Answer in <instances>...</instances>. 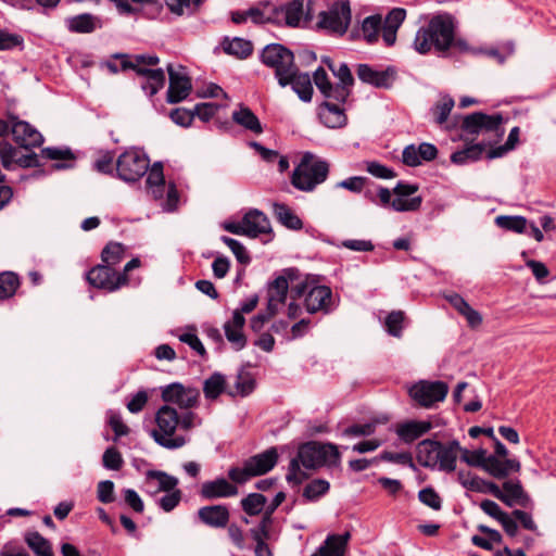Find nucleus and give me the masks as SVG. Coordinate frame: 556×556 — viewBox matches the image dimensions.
I'll return each mask as SVG.
<instances>
[{"instance_id":"f257e3e1","label":"nucleus","mask_w":556,"mask_h":556,"mask_svg":"<svg viewBox=\"0 0 556 556\" xmlns=\"http://www.w3.org/2000/svg\"><path fill=\"white\" fill-rule=\"evenodd\" d=\"M455 18L450 13L433 15L426 25L418 28L413 41V48L419 54L431 51L446 58L452 49L455 35Z\"/></svg>"},{"instance_id":"f03ea898","label":"nucleus","mask_w":556,"mask_h":556,"mask_svg":"<svg viewBox=\"0 0 556 556\" xmlns=\"http://www.w3.org/2000/svg\"><path fill=\"white\" fill-rule=\"evenodd\" d=\"M320 280L319 275H306L304 280L290 289L292 300L304 296V307L308 314H328L334 308L332 290L326 285H320Z\"/></svg>"},{"instance_id":"7ed1b4c3","label":"nucleus","mask_w":556,"mask_h":556,"mask_svg":"<svg viewBox=\"0 0 556 556\" xmlns=\"http://www.w3.org/2000/svg\"><path fill=\"white\" fill-rule=\"evenodd\" d=\"M314 155L306 152L301 163L293 169L291 176L292 186L304 192H312L315 188L327 180L329 175V163L325 160H316Z\"/></svg>"},{"instance_id":"20e7f679","label":"nucleus","mask_w":556,"mask_h":556,"mask_svg":"<svg viewBox=\"0 0 556 556\" xmlns=\"http://www.w3.org/2000/svg\"><path fill=\"white\" fill-rule=\"evenodd\" d=\"M278 462V452L276 447H270L260 454L253 455L243 460L242 466H233L228 469L230 481L244 484L254 477L263 476L269 472Z\"/></svg>"},{"instance_id":"39448f33","label":"nucleus","mask_w":556,"mask_h":556,"mask_svg":"<svg viewBox=\"0 0 556 556\" xmlns=\"http://www.w3.org/2000/svg\"><path fill=\"white\" fill-rule=\"evenodd\" d=\"M155 422L159 429H153L150 434L159 445L168 450H176L186 444L185 437H173L179 424V415L176 408L162 405L155 414Z\"/></svg>"},{"instance_id":"423d86ee","label":"nucleus","mask_w":556,"mask_h":556,"mask_svg":"<svg viewBox=\"0 0 556 556\" xmlns=\"http://www.w3.org/2000/svg\"><path fill=\"white\" fill-rule=\"evenodd\" d=\"M294 458H298L305 469H317L323 466L339 465L341 454L333 443L308 441L299 446Z\"/></svg>"},{"instance_id":"0eeeda50","label":"nucleus","mask_w":556,"mask_h":556,"mask_svg":"<svg viewBox=\"0 0 556 556\" xmlns=\"http://www.w3.org/2000/svg\"><path fill=\"white\" fill-rule=\"evenodd\" d=\"M261 62L275 70V76L281 87L288 86L286 77L295 66L294 53L281 43H269L261 52Z\"/></svg>"},{"instance_id":"6e6552de","label":"nucleus","mask_w":556,"mask_h":556,"mask_svg":"<svg viewBox=\"0 0 556 556\" xmlns=\"http://www.w3.org/2000/svg\"><path fill=\"white\" fill-rule=\"evenodd\" d=\"M149 164L150 160L143 151L128 149L116 160V176L125 182H136L148 173Z\"/></svg>"},{"instance_id":"1a4fd4ad","label":"nucleus","mask_w":556,"mask_h":556,"mask_svg":"<svg viewBox=\"0 0 556 556\" xmlns=\"http://www.w3.org/2000/svg\"><path fill=\"white\" fill-rule=\"evenodd\" d=\"M351 23L350 0H336L328 11L319 13L317 26L338 35L346 33Z\"/></svg>"},{"instance_id":"9d476101","label":"nucleus","mask_w":556,"mask_h":556,"mask_svg":"<svg viewBox=\"0 0 556 556\" xmlns=\"http://www.w3.org/2000/svg\"><path fill=\"white\" fill-rule=\"evenodd\" d=\"M86 280L93 288L106 292H115L129 282L128 276L118 274L115 268L103 262L86 273Z\"/></svg>"},{"instance_id":"9b49d317","label":"nucleus","mask_w":556,"mask_h":556,"mask_svg":"<svg viewBox=\"0 0 556 556\" xmlns=\"http://www.w3.org/2000/svg\"><path fill=\"white\" fill-rule=\"evenodd\" d=\"M504 122L501 113L489 115L483 112H473L464 116L460 129L466 135L477 136L481 132H496L503 136L504 129L501 128Z\"/></svg>"},{"instance_id":"f8f14e48","label":"nucleus","mask_w":556,"mask_h":556,"mask_svg":"<svg viewBox=\"0 0 556 556\" xmlns=\"http://www.w3.org/2000/svg\"><path fill=\"white\" fill-rule=\"evenodd\" d=\"M448 392V386L444 381L420 380L408 389V394L421 407H431L437 402H442Z\"/></svg>"},{"instance_id":"ddd939ff","label":"nucleus","mask_w":556,"mask_h":556,"mask_svg":"<svg viewBox=\"0 0 556 556\" xmlns=\"http://www.w3.org/2000/svg\"><path fill=\"white\" fill-rule=\"evenodd\" d=\"M30 153L21 154L20 150L13 147L9 141H0V161L3 168L7 170L14 169L17 165L22 168H36L42 166V163L37 153L29 150Z\"/></svg>"},{"instance_id":"4468645a","label":"nucleus","mask_w":556,"mask_h":556,"mask_svg":"<svg viewBox=\"0 0 556 556\" xmlns=\"http://www.w3.org/2000/svg\"><path fill=\"white\" fill-rule=\"evenodd\" d=\"M274 11V25L276 26H288L298 27L302 17L305 22L312 20L309 9L304 13V0H291L285 4L273 7Z\"/></svg>"},{"instance_id":"2eb2a0df","label":"nucleus","mask_w":556,"mask_h":556,"mask_svg":"<svg viewBox=\"0 0 556 556\" xmlns=\"http://www.w3.org/2000/svg\"><path fill=\"white\" fill-rule=\"evenodd\" d=\"M396 68L387 66L382 71L375 70L367 63L356 65V75L358 79L366 85H370L378 89H390L396 79Z\"/></svg>"},{"instance_id":"dca6fc26","label":"nucleus","mask_w":556,"mask_h":556,"mask_svg":"<svg viewBox=\"0 0 556 556\" xmlns=\"http://www.w3.org/2000/svg\"><path fill=\"white\" fill-rule=\"evenodd\" d=\"M13 140L25 150H33L43 143V136L28 122L18 119L17 116L9 117Z\"/></svg>"},{"instance_id":"f3484780","label":"nucleus","mask_w":556,"mask_h":556,"mask_svg":"<svg viewBox=\"0 0 556 556\" xmlns=\"http://www.w3.org/2000/svg\"><path fill=\"white\" fill-rule=\"evenodd\" d=\"M419 190L417 184H409L403 180L397 181L393 188V193L396 195L392 200L391 207L395 212H415L418 211L422 204V197L416 195L409 199H404L415 194Z\"/></svg>"},{"instance_id":"a211bd4d","label":"nucleus","mask_w":556,"mask_h":556,"mask_svg":"<svg viewBox=\"0 0 556 556\" xmlns=\"http://www.w3.org/2000/svg\"><path fill=\"white\" fill-rule=\"evenodd\" d=\"M200 392L194 388H185L181 383L174 382L162 388V400L166 403H175L180 408L189 409L198 405Z\"/></svg>"},{"instance_id":"6ab92c4d","label":"nucleus","mask_w":556,"mask_h":556,"mask_svg":"<svg viewBox=\"0 0 556 556\" xmlns=\"http://www.w3.org/2000/svg\"><path fill=\"white\" fill-rule=\"evenodd\" d=\"M166 70L169 79L166 92L167 103L176 104L186 100L192 90L191 78L187 74L175 71L174 65L170 63L167 65Z\"/></svg>"},{"instance_id":"aec40b11","label":"nucleus","mask_w":556,"mask_h":556,"mask_svg":"<svg viewBox=\"0 0 556 556\" xmlns=\"http://www.w3.org/2000/svg\"><path fill=\"white\" fill-rule=\"evenodd\" d=\"M301 271L296 267L283 268L271 281L267 283V296L285 303L289 292V283L301 279Z\"/></svg>"},{"instance_id":"412c9836","label":"nucleus","mask_w":556,"mask_h":556,"mask_svg":"<svg viewBox=\"0 0 556 556\" xmlns=\"http://www.w3.org/2000/svg\"><path fill=\"white\" fill-rule=\"evenodd\" d=\"M237 483L228 481L224 477L205 481L201 484L200 496L203 500L213 501L236 496L239 492Z\"/></svg>"},{"instance_id":"4be33fe9","label":"nucleus","mask_w":556,"mask_h":556,"mask_svg":"<svg viewBox=\"0 0 556 556\" xmlns=\"http://www.w3.org/2000/svg\"><path fill=\"white\" fill-rule=\"evenodd\" d=\"M341 103L326 99L318 106V117L324 126L327 128H342L348 124V116L345 109L340 105Z\"/></svg>"},{"instance_id":"5701e85b","label":"nucleus","mask_w":556,"mask_h":556,"mask_svg":"<svg viewBox=\"0 0 556 556\" xmlns=\"http://www.w3.org/2000/svg\"><path fill=\"white\" fill-rule=\"evenodd\" d=\"M197 515L203 525L214 529L226 528L230 518L228 507L220 504L203 506L198 510Z\"/></svg>"},{"instance_id":"b1692460","label":"nucleus","mask_w":556,"mask_h":556,"mask_svg":"<svg viewBox=\"0 0 556 556\" xmlns=\"http://www.w3.org/2000/svg\"><path fill=\"white\" fill-rule=\"evenodd\" d=\"M244 233L249 238H257L271 232L268 217L257 208H251L243 215Z\"/></svg>"},{"instance_id":"393cba45","label":"nucleus","mask_w":556,"mask_h":556,"mask_svg":"<svg viewBox=\"0 0 556 556\" xmlns=\"http://www.w3.org/2000/svg\"><path fill=\"white\" fill-rule=\"evenodd\" d=\"M332 74L338 79V83L333 84L337 102L345 103L352 94V88L355 84L352 72L349 65L342 62L333 70Z\"/></svg>"},{"instance_id":"a878e982","label":"nucleus","mask_w":556,"mask_h":556,"mask_svg":"<svg viewBox=\"0 0 556 556\" xmlns=\"http://www.w3.org/2000/svg\"><path fill=\"white\" fill-rule=\"evenodd\" d=\"M460 450L462 446L457 440L448 441L445 444L441 442V447L438 448L435 454V468L446 472L454 471L456 469L457 453Z\"/></svg>"},{"instance_id":"bb28decb","label":"nucleus","mask_w":556,"mask_h":556,"mask_svg":"<svg viewBox=\"0 0 556 556\" xmlns=\"http://www.w3.org/2000/svg\"><path fill=\"white\" fill-rule=\"evenodd\" d=\"M521 464L516 458H506L501 460L495 455H489L484 471L495 479H505L509 476L510 471L519 472Z\"/></svg>"},{"instance_id":"cd10ccee","label":"nucleus","mask_w":556,"mask_h":556,"mask_svg":"<svg viewBox=\"0 0 556 556\" xmlns=\"http://www.w3.org/2000/svg\"><path fill=\"white\" fill-rule=\"evenodd\" d=\"M350 539V532L328 534L323 544L311 556H344Z\"/></svg>"},{"instance_id":"c85d7f7f","label":"nucleus","mask_w":556,"mask_h":556,"mask_svg":"<svg viewBox=\"0 0 556 556\" xmlns=\"http://www.w3.org/2000/svg\"><path fill=\"white\" fill-rule=\"evenodd\" d=\"M432 428V424L426 420H408L399 424L395 432L397 437L407 444L413 443Z\"/></svg>"},{"instance_id":"c756f323","label":"nucleus","mask_w":556,"mask_h":556,"mask_svg":"<svg viewBox=\"0 0 556 556\" xmlns=\"http://www.w3.org/2000/svg\"><path fill=\"white\" fill-rule=\"evenodd\" d=\"M286 77L288 85H291L292 90L303 102H309L312 100L313 85L307 73H300L298 66H295Z\"/></svg>"},{"instance_id":"7c9ffc66","label":"nucleus","mask_w":556,"mask_h":556,"mask_svg":"<svg viewBox=\"0 0 556 556\" xmlns=\"http://www.w3.org/2000/svg\"><path fill=\"white\" fill-rule=\"evenodd\" d=\"M441 447V442L425 439L417 444L416 458L420 466L425 468L435 469V454Z\"/></svg>"},{"instance_id":"2f4dec72","label":"nucleus","mask_w":556,"mask_h":556,"mask_svg":"<svg viewBox=\"0 0 556 556\" xmlns=\"http://www.w3.org/2000/svg\"><path fill=\"white\" fill-rule=\"evenodd\" d=\"M231 118L236 124L256 135H260L264 131L258 117L250 108L243 104H240L239 109L232 112Z\"/></svg>"},{"instance_id":"473e14b6","label":"nucleus","mask_w":556,"mask_h":556,"mask_svg":"<svg viewBox=\"0 0 556 556\" xmlns=\"http://www.w3.org/2000/svg\"><path fill=\"white\" fill-rule=\"evenodd\" d=\"M485 148L486 144L484 142L468 143L462 150L452 153L451 162L456 165L477 162L482 157Z\"/></svg>"},{"instance_id":"72a5a7b5","label":"nucleus","mask_w":556,"mask_h":556,"mask_svg":"<svg viewBox=\"0 0 556 556\" xmlns=\"http://www.w3.org/2000/svg\"><path fill=\"white\" fill-rule=\"evenodd\" d=\"M504 495L507 496L506 501L509 504H505L508 507H513L515 504H518L522 507H528L531 503V498L528 495L527 492H525L521 482L519 480L513 482V481H505L503 483V490Z\"/></svg>"},{"instance_id":"f704fd0d","label":"nucleus","mask_w":556,"mask_h":556,"mask_svg":"<svg viewBox=\"0 0 556 556\" xmlns=\"http://www.w3.org/2000/svg\"><path fill=\"white\" fill-rule=\"evenodd\" d=\"M222 48L226 54L241 60L249 58L253 52L252 42L241 37H235L231 40L225 37L222 41Z\"/></svg>"},{"instance_id":"c9c22d12","label":"nucleus","mask_w":556,"mask_h":556,"mask_svg":"<svg viewBox=\"0 0 556 556\" xmlns=\"http://www.w3.org/2000/svg\"><path fill=\"white\" fill-rule=\"evenodd\" d=\"M273 212L276 219L286 228L291 230L303 228L302 219L287 204L275 202Z\"/></svg>"},{"instance_id":"e433bc0d","label":"nucleus","mask_w":556,"mask_h":556,"mask_svg":"<svg viewBox=\"0 0 556 556\" xmlns=\"http://www.w3.org/2000/svg\"><path fill=\"white\" fill-rule=\"evenodd\" d=\"M45 159L53 161H75V155L70 148L61 149L56 147H47L41 150ZM74 166L73 163H55L52 167L56 170L68 169Z\"/></svg>"},{"instance_id":"4c0bfd02","label":"nucleus","mask_w":556,"mask_h":556,"mask_svg":"<svg viewBox=\"0 0 556 556\" xmlns=\"http://www.w3.org/2000/svg\"><path fill=\"white\" fill-rule=\"evenodd\" d=\"M235 388L236 392H227L230 396L240 395L244 397L250 395L256 388V380L253 374L241 367L236 377Z\"/></svg>"},{"instance_id":"58836bf2","label":"nucleus","mask_w":556,"mask_h":556,"mask_svg":"<svg viewBox=\"0 0 556 556\" xmlns=\"http://www.w3.org/2000/svg\"><path fill=\"white\" fill-rule=\"evenodd\" d=\"M97 17L90 13H83L67 18V28L71 33L90 34L96 28Z\"/></svg>"},{"instance_id":"ea45409f","label":"nucleus","mask_w":556,"mask_h":556,"mask_svg":"<svg viewBox=\"0 0 556 556\" xmlns=\"http://www.w3.org/2000/svg\"><path fill=\"white\" fill-rule=\"evenodd\" d=\"M21 286V278L15 271L0 273V301L11 299Z\"/></svg>"},{"instance_id":"a19ab883","label":"nucleus","mask_w":556,"mask_h":556,"mask_svg":"<svg viewBox=\"0 0 556 556\" xmlns=\"http://www.w3.org/2000/svg\"><path fill=\"white\" fill-rule=\"evenodd\" d=\"M24 540L28 547L38 556H53L51 543L39 532H27Z\"/></svg>"},{"instance_id":"79ce46f5","label":"nucleus","mask_w":556,"mask_h":556,"mask_svg":"<svg viewBox=\"0 0 556 556\" xmlns=\"http://www.w3.org/2000/svg\"><path fill=\"white\" fill-rule=\"evenodd\" d=\"M260 7H252L249 10L245 11V15H248V18H251V21L256 25L262 24H274V11L273 7H270L269 1H261L258 3Z\"/></svg>"},{"instance_id":"37998d69","label":"nucleus","mask_w":556,"mask_h":556,"mask_svg":"<svg viewBox=\"0 0 556 556\" xmlns=\"http://www.w3.org/2000/svg\"><path fill=\"white\" fill-rule=\"evenodd\" d=\"M226 391V379L220 372L212 374L203 384L204 396L208 400H216Z\"/></svg>"},{"instance_id":"c03bdc74","label":"nucleus","mask_w":556,"mask_h":556,"mask_svg":"<svg viewBox=\"0 0 556 556\" xmlns=\"http://www.w3.org/2000/svg\"><path fill=\"white\" fill-rule=\"evenodd\" d=\"M125 245L121 242L110 241L101 252V261L114 268L125 256Z\"/></svg>"},{"instance_id":"a18cd8bd","label":"nucleus","mask_w":556,"mask_h":556,"mask_svg":"<svg viewBox=\"0 0 556 556\" xmlns=\"http://www.w3.org/2000/svg\"><path fill=\"white\" fill-rule=\"evenodd\" d=\"M313 80L325 99L337 101V97L334 96V85L330 81L324 67H317L313 74Z\"/></svg>"},{"instance_id":"49530a36","label":"nucleus","mask_w":556,"mask_h":556,"mask_svg":"<svg viewBox=\"0 0 556 556\" xmlns=\"http://www.w3.org/2000/svg\"><path fill=\"white\" fill-rule=\"evenodd\" d=\"M267 503V498L262 493H250L240 502L242 510L248 516L260 515Z\"/></svg>"},{"instance_id":"de8ad7c7","label":"nucleus","mask_w":556,"mask_h":556,"mask_svg":"<svg viewBox=\"0 0 556 556\" xmlns=\"http://www.w3.org/2000/svg\"><path fill=\"white\" fill-rule=\"evenodd\" d=\"M329 490L330 483L327 480L314 479L304 486L302 496L306 502H316L327 494Z\"/></svg>"},{"instance_id":"09e8293b","label":"nucleus","mask_w":556,"mask_h":556,"mask_svg":"<svg viewBox=\"0 0 556 556\" xmlns=\"http://www.w3.org/2000/svg\"><path fill=\"white\" fill-rule=\"evenodd\" d=\"M381 25L382 18L378 14L367 16L363 21L362 31L367 43L372 45L378 41Z\"/></svg>"},{"instance_id":"8fccbe9b","label":"nucleus","mask_w":556,"mask_h":556,"mask_svg":"<svg viewBox=\"0 0 556 556\" xmlns=\"http://www.w3.org/2000/svg\"><path fill=\"white\" fill-rule=\"evenodd\" d=\"M495 225L507 231L522 233L527 227V218L520 215H500L495 218Z\"/></svg>"},{"instance_id":"3c124183","label":"nucleus","mask_w":556,"mask_h":556,"mask_svg":"<svg viewBox=\"0 0 556 556\" xmlns=\"http://www.w3.org/2000/svg\"><path fill=\"white\" fill-rule=\"evenodd\" d=\"M454 105H455V101L451 96H448V94L443 96L431 108V114L433 115L434 122L438 125L444 124L447 121Z\"/></svg>"},{"instance_id":"603ef678","label":"nucleus","mask_w":556,"mask_h":556,"mask_svg":"<svg viewBox=\"0 0 556 556\" xmlns=\"http://www.w3.org/2000/svg\"><path fill=\"white\" fill-rule=\"evenodd\" d=\"M113 58L121 59V70L122 71L132 70V71H135V73L138 76L144 77L146 80L150 79L153 76H157L159 73L163 71L162 68L152 70V68L141 67L138 64H135L134 62L129 61L128 54H126V53H115V54H113Z\"/></svg>"},{"instance_id":"864d4df0","label":"nucleus","mask_w":556,"mask_h":556,"mask_svg":"<svg viewBox=\"0 0 556 556\" xmlns=\"http://www.w3.org/2000/svg\"><path fill=\"white\" fill-rule=\"evenodd\" d=\"M146 478L148 480H157L160 491L172 492L174 490H177L176 486L178 485V479L174 476L168 475L165 471L148 470L146 472Z\"/></svg>"},{"instance_id":"5fc2aeb1","label":"nucleus","mask_w":556,"mask_h":556,"mask_svg":"<svg viewBox=\"0 0 556 556\" xmlns=\"http://www.w3.org/2000/svg\"><path fill=\"white\" fill-rule=\"evenodd\" d=\"M460 459L468 466L484 469L488 459L486 450L480 447L475 451H469L462 447Z\"/></svg>"},{"instance_id":"6e6d98bb","label":"nucleus","mask_w":556,"mask_h":556,"mask_svg":"<svg viewBox=\"0 0 556 556\" xmlns=\"http://www.w3.org/2000/svg\"><path fill=\"white\" fill-rule=\"evenodd\" d=\"M405 319L404 312L393 311L386 317L384 327L387 332L395 338L402 337L403 323Z\"/></svg>"},{"instance_id":"4d7b16f0","label":"nucleus","mask_w":556,"mask_h":556,"mask_svg":"<svg viewBox=\"0 0 556 556\" xmlns=\"http://www.w3.org/2000/svg\"><path fill=\"white\" fill-rule=\"evenodd\" d=\"M472 492H479L484 494H491L495 498L500 500L504 504H509L506 498L507 496L504 495V492L501 490V488L493 481H488L482 478H477V484L473 485Z\"/></svg>"},{"instance_id":"13d9d810","label":"nucleus","mask_w":556,"mask_h":556,"mask_svg":"<svg viewBox=\"0 0 556 556\" xmlns=\"http://www.w3.org/2000/svg\"><path fill=\"white\" fill-rule=\"evenodd\" d=\"M220 240L231 250L238 263L242 265H248L251 263V256L240 241L227 236H223Z\"/></svg>"},{"instance_id":"bf43d9fd","label":"nucleus","mask_w":556,"mask_h":556,"mask_svg":"<svg viewBox=\"0 0 556 556\" xmlns=\"http://www.w3.org/2000/svg\"><path fill=\"white\" fill-rule=\"evenodd\" d=\"M226 339L232 344L236 351H240L247 345V337L242 329L233 328L230 321H226L224 325Z\"/></svg>"},{"instance_id":"052dcab7","label":"nucleus","mask_w":556,"mask_h":556,"mask_svg":"<svg viewBox=\"0 0 556 556\" xmlns=\"http://www.w3.org/2000/svg\"><path fill=\"white\" fill-rule=\"evenodd\" d=\"M378 458H379V460L399 464V465L407 466L412 469H416V466L413 460V456L409 452L393 453V452H389V451H383L378 456Z\"/></svg>"},{"instance_id":"680f3d73","label":"nucleus","mask_w":556,"mask_h":556,"mask_svg":"<svg viewBox=\"0 0 556 556\" xmlns=\"http://www.w3.org/2000/svg\"><path fill=\"white\" fill-rule=\"evenodd\" d=\"M301 465L302 464L301 462H298V458H291L289 463L286 480L293 486H298L303 481L308 479V475L305 471L301 470Z\"/></svg>"},{"instance_id":"e2e57ef3","label":"nucleus","mask_w":556,"mask_h":556,"mask_svg":"<svg viewBox=\"0 0 556 556\" xmlns=\"http://www.w3.org/2000/svg\"><path fill=\"white\" fill-rule=\"evenodd\" d=\"M419 501L432 508L433 510H440L442 507V500L438 492L432 486H426L418 492Z\"/></svg>"},{"instance_id":"0e129e2a","label":"nucleus","mask_w":556,"mask_h":556,"mask_svg":"<svg viewBox=\"0 0 556 556\" xmlns=\"http://www.w3.org/2000/svg\"><path fill=\"white\" fill-rule=\"evenodd\" d=\"M103 466L109 470H119L124 464L122 454L116 447H108L102 456Z\"/></svg>"},{"instance_id":"69168bd1","label":"nucleus","mask_w":556,"mask_h":556,"mask_svg":"<svg viewBox=\"0 0 556 556\" xmlns=\"http://www.w3.org/2000/svg\"><path fill=\"white\" fill-rule=\"evenodd\" d=\"M24 39L21 35L9 33L0 28V51L13 50L20 47L23 49Z\"/></svg>"},{"instance_id":"338daca9","label":"nucleus","mask_w":556,"mask_h":556,"mask_svg":"<svg viewBox=\"0 0 556 556\" xmlns=\"http://www.w3.org/2000/svg\"><path fill=\"white\" fill-rule=\"evenodd\" d=\"M366 170L374 177L380 179H392L397 176V174L392 168L377 161H367Z\"/></svg>"},{"instance_id":"774afa93","label":"nucleus","mask_w":556,"mask_h":556,"mask_svg":"<svg viewBox=\"0 0 556 556\" xmlns=\"http://www.w3.org/2000/svg\"><path fill=\"white\" fill-rule=\"evenodd\" d=\"M147 185L150 187H156L160 192L163 191L165 186V178L163 173V165L161 162H155L151 166L147 177Z\"/></svg>"}]
</instances>
